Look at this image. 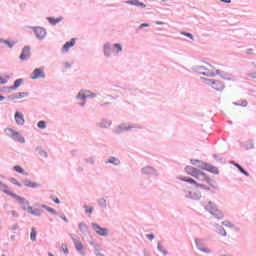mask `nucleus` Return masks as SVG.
<instances>
[{"label": "nucleus", "mask_w": 256, "mask_h": 256, "mask_svg": "<svg viewBox=\"0 0 256 256\" xmlns=\"http://www.w3.org/2000/svg\"><path fill=\"white\" fill-rule=\"evenodd\" d=\"M214 229H215V233H217L221 237H227V231L223 226L219 225L218 223H215Z\"/></svg>", "instance_id": "obj_18"}, {"label": "nucleus", "mask_w": 256, "mask_h": 256, "mask_svg": "<svg viewBox=\"0 0 256 256\" xmlns=\"http://www.w3.org/2000/svg\"><path fill=\"white\" fill-rule=\"evenodd\" d=\"M0 191H2V193H5V195H9L11 197V193H13L12 191L9 190V186L5 183H3V181L0 180Z\"/></svg>", "instance_id": "obj_28"}, {"label": "nucleus", "mask_w": 256, "mask_h": 256, "mask_svg": "<svg viewBox=\"0 0 256 256\" xmlns=\"http://www.w3.org/2000/svg\"><path fill=\"white\" fill-rule=\"evenodd\" d=\"M4 45H6L7 47H9V49H13V47H15V45H17V40H3L2 42Z\"/></svg>", "instance_id": "obj_37"}, {"label": "nucleus", "mask_w": 256, "mask_h": 256, "mask_svg": "<svg viewBox=\"0 0 256 256\" xmlns=\"http://www.w3.org/2000/svg\"><path fill=\"white\" fill-rule=\"evenodd\" d=\"M46 21H48L50 25H57V23H61V21H63V17H59V18L47 17Z\"/></svg>", "instance_id": "obj_32"}, {"label": "nucleus", "mask_w": 256, "mask_h": 256, "mask_svg": "<svg viewBox=\"0 0 256 256\" xmlns=\"http://www.w3.org/2000/svg\"><path fill=\"white\" fill-rule=\"evenodd\" d=\"M195 179H198V181H206V183H208V185H211V187H215L213 186V184H211V179L209 176H207V174H205L204 172L198 171V174L196 175Z\"/></svg>", "instance_id": "obj_14"}, {"label": "nucleus", "mask_w": 256, "mask_h": 256, "mask_svg": "<svg viewBox=\"0 0 256 256\" xmlns=\"http://www.w3.org/2000/svg\"><path fill=\"white\" fill-rule=\"evenodd\" d=\"M112 124H113V122L111 120H107L104 118V119L100 120V122L97 123L96 125L100 129H109Z\"/></svg>", "instance_id": "obj_17"}, {"label": "nucleus", "mask_w": 256, "mask_h": 256, "mask_svg": "<svg viewBox=\"0 0 256 256\" xmlns=\"http://www.w3.org/2000/svg\"><path fill=\"white\" fill-rule=\"evenodd\" d=\"M213 158L215 159V161H218L219 163H223V156L219 154H213Z\"/></svg>", "instance_id": "obj_49"}, {"label": "nucleus", "mask_w": 256, "mask_h": 256, "mask_svg": "<svg viewBox=\"0 0 256 256\" xmlns=\"http://www.w3.org/2000/svg\"><path fill=\"white\" fill-rule=\"evenodd\" d=\"M133 128L134 126L131 125L127 126L125 124H120L113 130V133L115 135H121V133H125V131H131Z\"/></svg>", "instance_id": "obj_11"}, {"label": "nucleus", "mask_w": 256, "mask_h": 256, "mask_svg": "<svg viewBox=\"0 0 256 256\" xmlns=\"http://www.w3.org/2000/svg\"><path fill=\"white\" fill-rule=\"evenodd\" d=\"M23 81L24 80L22 78L16 79L14 81V85L4 87V89H9L10 91H16V89H19V87H21V85H23Z\"/></svg>", "instance_id": "obj_20"}, {"label": "nucleus", "mask_w": 256, "mask_h": 256, "mask_svg": "<svg viewBox=\"0 0 256 256\" xmlns=\"http://www.w3.org/2000/svg\"><path fill=\"white\" fill-rule=\"evenodd\" d=\"M125 3L126 5H133L134 7H141L142 9H145V7H147L145 3L139 2V0H128Z\"/></svg>", "instance_id": "obj_24"}, {"label": "nucleus", "mask_w": 256, "mask_h": 256, "mask_svg": "<svg viewBox=\"0 0 256 256\" xmlns=\"http://www.w3.org/2000/svg\"><path fill=\"white\" fill-rule=\"evenodd\" d=\"M157 251H159V253H162L163 256L169 255V252L167 251V249H165V247H163V245H161V242L157 243Z\"/></svg>", "instance_id": "obj_34"}, {"label": "nucleus", "mask_w": 256, "mask_h": 256, "mask_svg": "<svg viewBox=\"0 0 256 256\" xmlns=\"http://www.w3.org/2000/svg\"><path fill=\"white\" fill-rule=\"evenodd\" d=\"M23 97H29L28 92H17L16 93V98L17 99H23Z\"/></svg>", "instance_id": "obj_46"}, {"label": "nucleus", "mask_w": 256, "mask_h": 256, "mask_svg": "<svg viewBox=\"0 0 256 256\" xmlns=\"http://www.w3.org/2000/svg\"><path fill=\"white\" fill-rule=\"evenodd\" d=\"M20 61H29L31 59V47L30 46H24L22 48V52L19 56Z\"/></svg>", "instance_id": "obj_8"}, {"label": "nucleus", "mask_w": 256, "mask_h": 256, "mask_svg": "<svg viewBox=\"0 0 256 256\" xmlns=\"http://www.w3.org/2000/svg\"><path fill=\"white\" fill-rule=\"evenodd\" d=\"M211 85H212V89H215V91H223L225 89V84L220 81V80H209Z\"/></svg>", "instance_id": "obj_13"}, {"label": "nucleus", "mask_w": 256, "mask_h": 256, "mask_svg": "<svg viewBox=\"0 0 256 256\" xmlns=\"http://www.w3.org/2000/svg\"><path fill=\"white\" fill-rule=\"evenodd\" d=\"M179 180L184 181L185 183H190V185H195V187H197V185H199V183H197V181H195V179H193L191 177L180 176Z\"/></svg>", "instance_id": "obj_29"}, {"label": "nucleus", "mask_w": 256, "mask_h": 256, "mask_svg": "<svg viewBox=\"0 0 256 256\" xmlns=\"http://www.w3.org/2000/svg\"><path fill=\"white\" fill-rule=\"evenodd\" d=\"M242 147H244V149L246 151H249L251 149H255V140L253 139H248L243 145Z\"/></svg>", "instance_id": "obj_25"}, {"label": "nucleus", "mask_w": 256, "mask_h": 256, "mask_svg": "<svg viewBox=\"0 0 256 256\" xmlns=\"http://www.w3.org/2000/svg\"><path fill=\"white\" fill-rule=\"evenodd\" d=\"M222 225H224V227H228L229 229H233L234 227V225L229 221H223Z\"/></svg>", "instance_id": "obj_50"}, {"label": "nucleus", "mask_w": 256, "mask_h": 256, "mask_svg": "<svg viewBox=\"0 0 256 256\" xmlns=\"http://www.w3.org/2000/svg\"><path fill=\"white\" fill-rule=\"evenodd\" d=\"M17 229H19V224H14V225L11 227V231H17Z\"/></svg>", "instance_id": "obj_63"}, {"label": "nucleus", "mask_w": 256, "mask_h": 256, "mask_svg": "<svg viewBox=\"0 0 256 256\" xmlns=\"http://www.w3.org/2000/svg\"><path fill=\"white\" fill-rule=\"evenodd\" d=\"M15 99H17V94L16 93H14L12 95H9L7 97V101H15Z\"/></svg>", "instance_id": "obj_53"}, {"label": "nucleus", "mask_w": 256, "mask_h": 256, "mask_svg": "<svg viewBox=\"0 0 256 256\" xmlns=\"http://www.w3.org/2000/svg\"><path fill=\"white\" fill-rule=\"evenodd\" d=\"M238 171H240V173H242V175H245V177H249V172L244 170L243 166H241Z\"/></svg>", "instance_id": "obj_56"}, {"label": "nucleus", "mask_w": 256, "mask_h": 256, "mask_svg": "<svg viewBox=\"0 0 256 256\" xmlns=\"http://www.w3.org/2000/svg\"><path fill=\"white\" fill-rule=\"evenodd\" d=\"M216 75H220V77L226 79V81H231V78L227 77V73L222 72L221 70H216Z\"/></svg>", "instance_id": "obj_42"}, {"label": "nucleus", "mask_w": 256, "mask_h": 256, "mask_svg": "<svg viewBox=\"0 0 256 256\" xmlns=\"http://www.w3.org/2000/svg\"><path fill=\"white\" fill-rule=\"evenodd\" d=\"M28 213H30V215H34V217H41V215H43V210L38 208L33 209V207H29Z\"/></svg>", "instance_id": "obj_26"}, {"label": "nucleus", "mask_w": 256, "mask_h": 256, "mask_svg": "<svg viewBox=\"0 0 256 256\" xmlns=\"http://www.w3.org/2000/svg\"><path fill=\"white\" fill-rule=\"evenodd\" d=\"M85 163H88L89 165H95V157H89L84 159Z\"/></svg>", "instance_id": "obj_48"}, {"label": "nucleus", "mask_w": 256, "mask_h": 256, "mask_svg": "<svg viewBox=\"0 0 256 256\" xmlns=\"http://www.w3.org/2000/svg\"><path fill=\"white\" fill-rule=\"evenodd\" d=\"M9 81L0 76V85H7Z\"/></svg>", "instance_id": "obj_60"}, {"label": "nucleus", "mask_w": 256, "mask_h": 256, "mask_svg": "<svg viewBox=\"0 0 256 256\" xmlns=\"http://www.w3.org/2000/svg\"><path fill=\"white\" fill-rule=\"evenodd\" d=\"M37 128L38 129H47V123L44 120H40L37 123Z\"/></svg>", "instance_id": "obj_43"}, {"label": "nucleus", "mask_w": 256, "mask_h": 256, "mask_svg": "<svg viewBox=\"0 0 256 256\" xmlns=\"http://www.w3.org/2000/svg\"><path fill=\"white\" fill-rule=\"evenodd\" d=\"M198 163H201V160L191 159V165H196L197 167L199 165Z\"/></svg>", "instance_id": "obj_59"}, {"label": "nucleus", "mask_w": 256, "mask_h": 256, "mask_svg": "<svg viewBox=\"0 0 256 256\" xmlns=\"http://www.w3.org/2000/svg\"><path fill=\"white\" fill-rule=\"evenodd\" d=\"M91 227L93 231L100 237H107L109 235V229L101 227L99 224L92 222Z\"/></svg>", "instance_id": "obj_5"}, {"label": "nucleus", "mask_w": 256, "mask_h": 256, "mask_svg": "<svg viewBox=\"0 0 256 256\" xmlns=\"http://www.w3.org/2000/svg\"><path fill=\"white\" fill-rule=\"evenodd\" d=\"M42 209H45L46 211H48V213H51L52 215H59V213H57V211L45 204L41 205Z\"/></svg>", "instance_id": "obj_38"}, {"label": "nucleus", "mask_w": 256, "mask_h": 256, "mask_svg": "<svg viewBox=\"0 0 256 256\" xmlns=\"http://www.w3.org/2000/svg\"><path fill=\"white\" fill-rule=\"evenodd\" d=\"M186 199H191L192 201H199L201 199V192L189 191L185 195Z\"/></svg>", "instance_id": "obj_16"}, {"label": "nucleus", "mask_w": 256, "mask_h": 256, "mask_svg": "<svg viewBox=\"0 0 256 256\" xmlns=\"http://www.w3.org/2000/svg\"><path fill=\"white\" fill-rule=\"evenodd\" d=\"M112 49L116 55H119V53H121L123 51V46L119 43H115V44H113Z\"/></svg>", "instance_id": "obj_36"}, {"label": "nucleus", "mask_w": 256, "mask_h": 256, "mask_svg": "<svg viewBox=\"0 0 256 256\" xmlns=\"http://www.w3.org/2000/svg\"><path fill=\"white\" fill-rule=\"evenodd\" d=\"M83 208L85 209V213L89 214V215H91V213H93V211L95 210V208L93 206L89 207V206H87V204H85L83 206Z\"/></svg>", "instance_id": "obj_44"}, {"label": "nucleus", "mask_w": 256, "mask_h": 256, "mask_svg": "<svg viewBox=\"0 0 256 256\" xmlns=\"http://www.w3.org/2000/svg\"><path fill=\"white\" fill-rule=\"evenodd\" d=\"M233 105H235L236 107H247L249 103L247 102V100H242L241 103L233 102Z\"/></svg>", "instance_id": "obj_45"}, {"label": "nucleus", "mask_w": 256, "mask_h": 256, "mask_svg": "<svg viewBox=\"0 0 256 256\" xmlns=\"http://www.w3.org/2000/svg\"><path fill=\"white\" fill-rule=\"evenodd\" d=\"M32 31L34 32L36 39L39 41H43L47 37V30L41 26H32L30 27Z\"/></svg>", "instance_id": "obj_3"}, {"label": "nucleus", "mask_w": 256, "mask_h": 256, "mask_svg": "<svg viewBox=\"0 0 256 256\" xmlns=\"http://www.w3.org/2000/svg\"><path fill=\"white\" fill-rule=\"evenodd\" d=\"M194 73H198L199 75H204V77H215L217 74L215 72L207 69L205 66L195 65L191 67Z\"/></svg>", "instance_id": "obj_1"}, {"label": "nucleus", "mask_w": 256, "mask_h": 256, "mask_svg": "<svg viewBox=\"0 0 256 256\" xmlns=\"http://www.w3.org/2000/svg\"><path fill=\"white\" fill-rule=\"evenodd\" d=\"M78 227L83 235H89V226L85 222L79 223Z\"/></svg>", "instance_id": "obj_31"}, {"label": "nucleus", "mask_w": 256, "mask_h": 256, "mask_svg": "<svg viewBox=\"0 0 256 256\" xmlns=\"http://www.w3.org/2000/svg\"><path fill=\"white\" fill-rule=\"evenodd\" d=\"M39 155L41 157H45V159H47L49 157V154H47V151H45V150L39 151Z\"/></svg>", "instance_id": "obj_57"}, {"label": "nucleus", "mask_w": 256, "mask_h": 256, "mask_svg": "<svg viewBox=\"0 0 256 256\" xmlns=\"http://www.w3.org/2000/svg\"><path fill=\"white\" fill-rule=\"evenodd\" d=\"M181 35H184V37H188L189 39H194L193 34L189 32H181Z\"/></svg>", "instance_id": "obj_54"}, {"label": "nucleus", "mask_w": 256, "mask_h": 256, "mask_svg": "<svg viewBox=\"0 0 256 256\" xmlns=\"http://www.w3.org/2000/svg\"><path fill=\"white\" fill-rule=\"evenodd\" d=\"M111 49H113V46L111 45V43L107 42L103 45L104 57H106L107 59L111 57Z\"/></svg>", "instance_id": "obj_21"}, {"label": "nucleus", "mask_w": 256, "mask_h": 256, "mask_svg": "<svg viewBox=\"0 0 256 256\" xmlns=\"http://www.w3.org/2000/svg\"><path fill=\"white\" fill-rule=\"evenodd\" d=\"M204 209H205L206 211H208V213L211 214L212 212H214L215 210H217V204H215V202L209 201V202L207 203V205H205Z\"/></svg>", "instance_id": "obj_27"}, {"label": "nucleus", "mask_w": 256, "mask_h": 256, "mask_svg": "<svg viewBox=\"0 0 256 256\" xmlns=\"http://www.w3.org/2000/svg\"><path fill=\"white\" fill-rule=\"evenodd\" d=\"M10 213L13 217H16V218L19 217V213H17V211L15 210H11Z\"/></svg>", "instance_id": "obj_62"}, {"label": "nucleus", "mask_w": 256, "mask_h": 256, "mask_svg": "<svg viewBox=\"0 0 256 256\" xmlns=\"http://www.w3.org/2000/svg\"><path fill=\"white\" fill-rule=\"evenodd\" d=\"M196 187H197V188H200V189H204L205 191H210V190H211V188L207 187V186L204 185V184H199V183H198V185H196Z\"/></svg>", "instance_id": "obj_52"}, {"label": "nucleus", "mask_w": 256, "mask_h": 256, "mask_svg": "<svg viewBox=\"0 0 256 256\" xmlns=\"http://www.w3.org/2000/svg\"><path fill=\"white\" fill-rule=\"evenodd\" d=\"M146 238L149 239V241H153V239H155V234H146Z\"/></svg>", "instance_id": "obj_61"}, {"label": "nucleus", "mask_w": 256, "mask_h": 256, "mask_svg": "<svg viewBox=\"0 0 256 256\" xmlns=\"http://www.w3.org/2000/svg\"><path fill=\"white\" fill-rule=\"evenodd\" d=\"M199 169L193 167V166H186L185 167V172L187 175H191V177H197V174L199 173Z\"/></svg>", "instance_id": "obj_22"}, {"label": "nucleus", "mask_w": 256, "mask_h": 256, "mask_svg": "<svg viewBox=\"0 0 256 256\" xmlns=\"http://www.w3.org/2000/svg\"><path fill=\"white\" fill-rule=\"evenodd\" d=\"M10 183H12V185H16V187H23V184H21L20 182H18L15 178H9Z\"/></svg>", "instance_id": "obj_47"}, {"label": "nucleus", "mask_w": 256, "mask_h": 256, "mask_svg": "<svg viewBox=\"0 0 256 256\" xmlns=\"http://www.w3.org/2000/svg\"><path fill=\"white\" fill-rule=\"evenodd\" d=\"M87 99H95L97 97V93L90 92V95H86Z\"/></svg>", "instance_id": "obj_58"}, {"label": "nucleus", "mask_w": 256, "mask_h": 256, "mask_svg": "<svg viewBox=\"0 0 256 256\" xmlns=\"http://www.w3.org/2000/svg\"><path fill=\"white\" fill-rule=\"evenodd\" d=\"M194 243H195L196 248L198 249V251H201V253H206L207 255H211V253H213V251L211 249L205 247V244H203L201 239L196 238L194 240Z\"/></svg>", "instance_id": "obj_7"}, {"label": "nucleus", "mask_w": 256, "mask_h": 256, "mask_svg": "<svg viewBox=\"0 0 256 256\" xmlns=\"http://www.w3.org/2000/svg\"><path fill=\"white\" fill-rule=\"evenodd\" d=\"M76 38H72L70 41L66 42L62 47V53H67L71 47H75Z\"/></svg>", "instance_id": "obj_19"}, {"label": "nucleus", "mask_w": 256, "mask_h": 256, "mask_svg": "<svg viewBox=\"0 0 256 256\" xmlns=\"http://www.w3.org/2000/svg\"><path fill=\"white\" fill-rule=\"evenodd\" d=\"M10 197H12L13 199H16V201H18L19 205H21L22 210L27 211L29 213V207H31V206H29V202L27 199L15 194V193H10Z\"/></svg>", "instance_id": "obj_4"}, {"label": "nucleus", "mask_w": 256, "mask_h": 256, "mask_svg": "<svg viewBox=\"0 0 256 256\" xmlns=\"http://www.w3.org/2000/svg\"><path fill=\"white\" fill-rule=\"evenodd\" d=\"M248 77H251L252 79H256V73L255 72L249 73Z\"/></svg>", "instance_id": "obj_64"}, {"label": "nucleus", "mask_w": 256, "mask_h": 256, "mask_svg": "<svg viewBox=\"0 0 256 256\" xmlns=\"http://www.w3.org/2000/svg\"><path fill=\"white\" fill-rule=\"evenodd\" d=\"M24 186L29 187L30 189H39V187H41V184L37 182H33L30 179H25Z\"/></svg>", "instance_id": "obj_23"}, {"label": "nucleus", "mask_w": 256, "mask_h": 256, "mask_svg": "<svg viewBox=\"0 0 256 256\" xmlns=\"http://www.w3.org/2000/svg\"><path fill=\"white\" fill-rule=\"evenodd\" d=\"M105 163H110L111 165H115V167H119V165H121V160L115 156H111Z\"/></svg>", "instance_id": "obj_30"}, {"label": "nucleus", "mask_w": 256, "mask_h": 256, "mask_svg": "<svg viewBox=\"0 0 256 256\" xmlns=\"http://www.w3.org/2000/svg\"><path fill=\"white\" fill-rule=\"evenodd\" d=\"M141 173L143 175H150L153 177H159V171L157 169L153 168V166H146L141 169Z\"/></svg>", "instance_id": "obj_9"}, {"label": "nucleus", "mask_w": 256, "mask_h": 256, "mask_svg": "<svg viewBox=\"0 0 256 256\" xmlns=\"http://www.w3.org/2000/svg\"><path fill=\"white\" fill-rule=\"evenodd\" d=\"M8 137H11L13 141H16L17 143H25V137L21 135V133L13 130L12 128H7L5 130Z\"/></svg>", "instance_id": "obj_2"}, {"label": "nucleus", "mask_w": 256, "mask_h": 256, "mask_svg": "<svg viewBox=\"0 0 256 256\" xmlns=\"http://www.w3.org/2000/svg\"><path fill=\"white\" fill-rule=\"evenodd\" d=\"M76 99H77V101H87V95H85V94L82 93V92H79V93L76 95Z\"/></svg>", "instance_id": "obj_41"}, {"label": "nucleus", "mask_w": 256, "mask_h": 256, "mask_svg": "<svg viewBox=\"0 0 256 256\" xmlns=\"http://www.w3.org/2000/svg\"><path fill=\"white\" fill-rule=\"evenodd\" d=\"M62 251L65 255H69V248H67V244H62Z\"/></svg>", "instance_id": "obj_55"}, {"label": "nucleus", "mask_w": 256, "mask_h": 256, "mask_svg": "<svg viewBox=\"0 0 256 256\" xmlns=\"http://www.w3.org/2000/svg\"><path fill=\"white\" fill-rule=\"evenodd\" d=\"M201 169L203 171H208V173H212L213 175H219V168L211 165V164H204V166H201Z\"/></svg>", "instance_id": "obj_12"}, {"label": "nucleus", "mask_w": 256, "mask_h": 256, "mask_svg": "<svg viewBox=\"0 0 256 256\" xmlns=\"http://www.w3.org/2000/svg\"><path fill=\"white\" fill-rule=\"evenodd\" d=\"M14 119L17 125L23 126L25 125V116L21 112H15Z\"/></svg>", "instance_id": "obj_15"}, {"label": "nucleus", "mask_w": 256, "mask_h": 256, "mask_svg": "<svg viewBox=\"0 0 256 256\" xmlns=\"http://www.w3.org/2000/svg\"><path fill=\"white\" fill-rule=\"evenodd\" d=\"M210 215H213V217L218 220H221L223 217H225V214H223V212L217 208L212 213H210Z\"/></svg>", "instance_id": "obj_33"}, {"label": "nucleus", "mask_w": 256, "mask_h": 256, "mask_svg": "<svg viewBox=\"0 0 256 256\" xmlns=\"http://www.w3.org/2000/svg\"><path fill=\"white\" fill-rule=\"evenodd\" d=\"M30 79L33 81L37 79H45V68H35L31 73Z\"/></svg>", "instance_id": "obj_6"}, {"label": "nucleus", "mask_w": 256, "mask_h": 256, "mask_svg": "<svg viewBox=\"0 0 256 256\" xmlns=\"http://www.w3.org/2000/svg\"><path fill=\"white\" fill-rule=\"evenodd\" d=\"M97 204L101 207V209H107V199L101 197L97 199Z\"/></svg>", "instance_id": "obj_35"}, {"label": "nucleus", "mask_w": 256, "mask_h": 256, "mask_svg": "<svg viewBox=\"0 0 256 256\" xmlns=\"http://www.w3.org/2000/svg\"><path fill=\"white\" fill-rule=\"evenodd\" d=\"M99 251H101V244L98 243V244L94 245V253H95V255H97V253H101Z\"/></svg>", "instance_id": "obj_51"}, {"label": "nucleus", "mask_w": 256, "mask_h": 256, "mask_svg": "<svg viewBox=\"0 0 256 256\" xmlns=\"http://www.w3.org/2000/svg\"><path fill=\"white\" fill-rule=\"evenodd\" d=\"M30 239L31 241H37V230H35V227L31 228Z\"/></svg>", "instance_id": "obj_40"}, {"label": "nucleus", "mask_w": 256, "mask_h": 256, "mask_svg": "<svg viewBox=\"0 0 256 256\" xmlns=\"http://www.w3.org/2000/svg\"><path fill=\"white\" fill-rule=\"evenodd\" d=\"M72 240H73L74 247H75L77 253H79V255H81V256L87 255V251H85V248L83 247V243H81V241H79L75 238H72Z\"/></svg>", "instance_id": "obj_10"}, {"label": "nucleus", "mask_w": 256, "mask_h": 256, "mask_svg": "<svg viewBox=\"0 0 256 256\" xmlns=\"http://www.w3.org/2000/svg\"><path fill=\"white\" fill-rule=\"evenodd\" d=\"M13 169H14V171H16V173H20L21 175H28V173L25 172V169H23L19 165L14 166Z\"/></svg>", "instance_id": "obj_39"}]
</instances>
